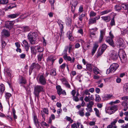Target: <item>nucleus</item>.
Segmentation results:
<instances>
[{"instance_id": "nucleus-53", "label": "nucleus", "mask_w": 128, "mask_h": 128, "mask_svg": "<svg viewBox=\"0 0 128 128\" xmlns=\"http://www.w3.org/2000/svg\"><path fill=\"white\" fill-rule=\"evenodd\" d=\"M43 112L46 114H48V110L47 108H44L43 110Z\"/></svg>"}, {"instance_id": "nucleus-27", "label": "nucleus", "mask_w": 128, "mask_h": 128, "mask_svg": "<svg viewBox=\"0 0 128 128\" xmlns=\"http://www.w3.org/2000/svg\"><path fill=\"white\" fill-rule=\"evenodd\" d=\"M67 35L68 38L70 40L73 41V37L72 36V34L70 33V32L67 33Z\"/></svg>"}, {"instance_id": "nucleus-26", "label": "nucleus", "mask_w": 128, "mask_h": 128, "mask_svg": "<svg viewBox=\"0 0 128 128\" xmlns=\"http://www.w3.org/2000/svg\"><path fill=\"white\" fill-rule=\"evenodd\" d=\"M4 85L2 84L0 85V93L2 94L4 90Z\"/></svg>"}, {"instance_id": "nucleus-22", "label": "nucleus", "mask_w": 128, "mask_h": 128, "mask_svg": "<svg viewBox=\"0 0 128 128\" xmlns=\"http://www.w3.org/2000/svg\"><path fill=\"white\" fill-rule=\"evenodd\" d=\"M20 13H17L15 14H11L8 15V17L10 18H14L17 17L18 16H19L20 15Z\"/></svg>"}, {"instance_id": "nucleus-51", "label": "nucleus", "mask_w": 128, "mask_h": 128, "mask_svg": "<svg viewBox=\"0 0 128 128\" xmlns=\"http://www.w3.org/2000/svg\"><path fill=\"white\" fill-rule=\"evenodd\" d=\"M94 110L96 114V115L98 116H99V110L96 108H94Z\"/></svg>"}, {"instance_id": "nucleus-5", "label": "nucleus", "mask_w": 128, "mask_h": 128, "mask_svg": "<svg viewBox=\"0 0 128 128\" xmlns=\"http://www.w3.org/2000/svg\"><path fill=\"white\" fill-rule=\"evenodd\" d=\"M100 18L99 16H98L92 18H90L89 20L88 24L89 25L92 24L96 23V20H98Z\"/></svg>"}, {"instance_id": "nucleus-15", "label": "nucleus", "mask_w": 128, "mask_h": 128, "mask_svg": "<svg viewBox=\"0 0 128 128\" xmlns=\"http://www.w3.org/2000/svg\"><path fill=\"white\" fill-rule=\"evenodd\" d=\"M101 18L103 20L106 22H109L111 19L110 16H102Z\"/></svg>"}, {"instance_id": "nucleus-56", "label": "nucleus", "mask_w": 128, "mask_h": 128, "mask_svg": "<svg viewBox=\"0 0 128 128\" xmlns=\"http://www.w3.org/2000/svg\"><path fill=\"white\" fill-rule=\"evenodd\" d=\"M26 55L24 54H20V57L21 58L24 59L25 58Z\"/></svg>"}, {"instance_id": "nucleus-35", "label": "nucleus", "mask_w": 128, "mask_h": 128, "mask_svg": "<svg viewBox=\"0 0 128 128\" xmlns=\"http://www.w3.org/2000/svg\"><path fill=\"white\" fill-rule=\"evenodd\" d=\"M96 12H94L92 11H91L89 15L90 17L91 18L96 16Z\"/></svg>"}, {"instance_id": "nucleus-24", "label": "nucleus", "mask_w": 128, "mask_h": 128, "mask_svg": "<svg viewBox=\"0 0 128 128\" xmlns=\"http://www.w3.org/2000/svg\"><path fill=\"white\" fill-rule=\"evenodd\" d=\"M78 2L77 0H72L70 2V4L73 7H76L78 4Z\"/></svg>"}, {"instance_id": "nucleus-20", "label": "nucleus", "mask_w": 128, "mask_h": 128, "mask_svg": "<svg viewBox=\"0 0 128 128\" xmlns=\"http://www.w3.org/2000/svg\"><path fill=\"white\" fill-rule=\"evenodd\" d=\"M20 84H25L26 83V81L25 78L21 76L20 77L19 79Z\"/></svg>"}, {"instance_id": "nucleus-28", "label": "nucleus", "mask_w": 128, "mask_h": 128, "mask_svg": "<svg viewBox=\"0 0 128 128\" xmlns=\"http://www.w3.org/2000/svg\"><path fill=\"white\" fill-rule=\"evenodd\" d=\"M111 12V10L110 9H107L106 10H104L100 13L101 15H103L107 14Z\"/></svg>"}, {"instance_id": "nucleus-59", "label": "nucleus", "mask_w": 128, "mask_h": 128, "mask_svg": "<svg viewBox=\"0 0 128 128\" xmlns=\"http://www.w3.org/2000/svg\"><path fill=\"white\" fill-rule=\"evenodd\" d=\"M122 100L125 101H126L128 99V96H125L121 98Z\"/></svg>"}, {"instance_id": "nucleus-4", "label": "nucleus", "mask_w": 128, "mask_h": 128, "mask_svg": "<svg viewBox=\"0 0 128 128\" xmlns=\"http://www.w3.org/2000/svg\"><path fill=\"white\" fill-rule=\"evenodd\" d=\"M118 56L120 57V56L118 55L116 51L114 50H112L110 51V56L111 59L114 60H116L118 58Z\"/></svg>"}, {"instance_id": "nucleus-17", "label": "nucleus", "mask_w": 128, "mask_h": 128, "mask_svg": "<svg viewBox=\"0 0 128 128\" xmlns=\"http://www.w3.org/2000/svg\"><path fill=\"white\" fill-rule=\"evenodd\" d=\"M93 95H91V96H86L84 98V100L86 102H88L90 100H93L94 98Z\"/></svg>"}, {"instance_id": "nucleus-19", "label": "nucleus", "mask_w": 128, "mask_h": 128, "mask_svg": "<svg viewBox=\"0 0 128 128\" xmlns=\"http://www.w3.org/2000/svg\"><path fill=\"white\" fill-rule=\"evenodd\" d=\"M33 120L36 126H39L36 114H34L33 116Z\"/></svg>"}, {"instance_id": "nucleus-23", "label": "nucleus", "mask_w": 128, "mask_h": 128, "mask_svg": "<svg viewBox=\"0 0 128 128\" xmlns=\"http://www.w3.org/2000/svg\"><path fill=\"white\" fill-rule=\"evenodd\" d=\"M56 88L57 90V93L60 96L61 95V92L62 90L61 88V86L60 85H58L56 86Z\"/></svg>"}, {"instance_id": "nucleus-33", "label": "nucleus", "mask_w": 128, "mask_h": 128, "mask_svg": "<svg viewBox=\"0 0 128 128\" xmlns=\"http://www.w3.org/2000/svg\"><path fill=\"white\" fill-rule=\"evenodd\" d=\"M93 70L94 73L95 74H97L100 73L98 71L99 70L97 67H94V68H93Z\"/></svg>"}, {"instance_id": "nucleus-47", "label": "nucleus", "mask_w": 128, "mask_h": 128, "mask_svg": "<svg viewBox=\"0 0 128 128\" xmlns=\"http://www.w3.org/2000/svg\"><path fill=\"white\" fill-rule=\"evenodd\" d=\"M94 103L93 101H89L88 103L87 104L88 105V106L92 107Z\"/></svg>"}, {"instance_id": "nucleus-43", "label": "nucleus", "mask_w": 128, "mask_h": 128, "mask_svg": "<svg viewBox=\"0 0 128 128\" xmlns=\"http://www.w3.org/2000/svg\"><path fill=\"white\" fill-rule=\"evenodd\" d=\"M48 59L49 60L52 62V64H53L55 60V59L54 58V57L52 56H50L49 57Z\"/></svg>"}, {"instance_id": "nucleus-29", "label": "nucleus", "mask_w": 128, "mask_h": 128, "mask_svg": "<svg viewBox=\"0 0 128 128\" xmlns=\"http://www.w3.org/2000/svg\"><path fill=\"white\" fill-rule=\"evenodd\" d=\"M84 108H82L78 112V114L81 116H83L84 115Z\"/></svg>"}, {"instance_id": "nucleus-18", "label": "nucleus", "mask_w": 128, "mask_h": 128, "mask_svg": "<svg viewBox=\"0 0 128 128\" xmlns=\"http://www.w3.org/2000/svg\"><path fill=\"white\" fill-rule=\"evenodd\" d=\"M98 46V45L97 44H95L94 45L93 48L92 49V55L93 56L94 54L95 53L96 51V50Z\"/></svg>"}, {"instance_id": "nucleus-54", "label": "nucleus", "mask_w": 128, "mask_h": 128, "mask_svg": "<svg viewBox=\"0 0 128 128\" xmlns=\"http://www.w3.org/2000/svg\"><path fill=\"white\" fill-rule=\"evenodd\" d=\"M118 121V119L117 118H116L115 120H114V122H111L110 124L112 125L113 126V125H115L116 123Z\"/></svg>"}, {"instance_id": "nucleus-48", "label": "nucleus", "mask_w": 128, "mask_h": 128, "mask_svg": "<svg viewBox=\"0 0 128 128\" xmlns=\"http://www.w3.org/2000/svg\"><path fill=\"white\" fill-rule=\"evenodd\" d=\"M60 32L61 33V34H62V32L63 29L64 28V26L63 24H60ZM62 35V34H61L60 35V36H61V35Z\"/></svg>"}, {"instance_id": "nucleus-42", "label": "nucleus", "mask_w": 128, "mask_h": 128, "mask_svg": "<svg viewBox=\"0 0 128 128\" xmlns=\"http://www.w3.org/2000/svg\"><path fill=\"white\" fill-rule=\"evenodd\" d=\"M11 96V94L10 93H6L5 94V97L6 99H8Z\"/></svg>"}, {"instance_id": "nucleus-49", "label": "nucleus", "mask_w": 128, "mask_h": 128, "mask_svg": "<svg viewBox=\"0 0 128 128\" xmlns=\"http://www.w3.org/2000/svg\"><path fill=\"white\" fill-rule=\"evenodd\" d=\"M83 6L81 5L79 7L78 10L79 12H83Z\"/></svg>"}, {"instance_id": "nucleus-34", "label": "nucleus", "mask_w": 128, "mask_h": 128, "mask_svg": "<svg viewBox=\"0 0 128 128\" xmlns=\"http://www.w3.org/2000/svg\"><path fill=\"white\" fill-rule=\"evenodd\" d=\"M110 24L112 26L115 25L114 17H113L111 19L110 22Z\"/></svg>"}, {"instance_id": "nucleus-3", "label": "nucleus", "mask_w": 128, "mask_h": 128, "mask_svg": "<svg viewBox=\"0 0 128 128\" xmlns=\"http://www.w3.org/2000/svg\"><path fill=\"white\" fill-rule=\"evenodd\" d=\"M38 83L42 85H46V80L43 74H39L36 78Z\"/></svg>"}, {"instance_id": "nucleus-40", "label": "nucleus", "mask_w": 128, "mask_h": 128, "mask_svg": "<svg viewBox=\"0 0 128 128\" xmlns=\"http://www.w3.org/2000/svg\"><path fill=\"white\" fill-rule=\"evenodd\" d=\"M38 52L40 53H43L44 50V48L39 46H38Z\"/></svg>"}, {"instance_id": "nucleus-58", "label": "nucleus", "mask_w": 128, "mask_h": 128, "mask_svg": "<svg viewBox=\"0 0 128 128\" xmlns=\"http://www.w3.org/2000/svg\"><path fill=\"white\" fill-rule=\"evenodd\" d=\"M56 0H49V2L51 5L53 6V4L55 2Z\"/></svg>"}, {"instance_id": "nucleus-7", "label": "nucleus", "mask_w": 128, "mask_h": 128, "mask_svg": "<svg viewBox=\"0 0 128 128\" xmlns=\"http://www.w3.org/2000/svg\"><path fill=\"white\" fill-rule=\"evenodd\" d=\"M124 41L123 39L121 38H119L118 40L116 43L117 46H119L120 48L121 47H124Z\"/></svg>"}, {"instance_id": "nucleus-12", "label": "nucleus", "mask_w": 128, "mask_h": 128, "mask_svg": "<svg viewBox=\"0 0 128 128\" xmlns=\"http://www.w3.org/2000/svg\"><path fill=\"white\" fill-rule=\"evenodd\" d=\"M22 43L24 46L22 44V45L25 48L26 51L28 52L29 47L28 43L26 40H24L23 41Z\"/></svg>"}, {"instance_id": "nucleus-30", "label": "nucleus", "mask_w": 128, "mask_h": 128, "mask_svg": "<svg viewBox=\"0 0 128 128\" xmlns=\"http://www.w3.org/2000/svg\"><path fill=\"white\" fill-rule=\"evenodd\" d=\"M30 14H29L28 13H26V14H23L22 16H20L19 17V18L23 19L26 18L28 16H30Z\"/></svg>"}, {"instance_id": "nucleus-44", "label": "nucleus", "mask_w": 128, "mask_h": 128, "mask_svg": "<svg viewBox=\"0 0 128 128\" xmlns=\"http://www.w3.org/2000/svg\"><path fill=\"white\" fill-rule=\"evenodd\" d=\"M85 16V15L84 14H82L79 16L78 19L80 21L82 22V20L83 18Z\"/></svg>"}, {"instance_id": "nucleus-61", "label": "nucleus", "mask_w": 128, "mask_h": 128, "mask_svg": "<svg viewBox=\"0 0 128 128\" xmlns=\"http://www.w3.org/2000/svg\"><path fill=\"white\" fill-rule=\"evenodd\" d=\"M66 66V64L64 63L60 66V68L61 69H64V68Z\"/></svg>"}, {"instance_id": "nucleus-10", "label": "nucleus", "mask_w": 128, "mask_h": 128, "mask_svg": "<svg viewBox=\"0 0 128 128\" xmlns=\"http://www.w3.org/2000/svg\"><path fill=\"white\" fill-rule=\"evenodd\" d=\"M31 53L32 55L36 56V54L38 49V46H32L30 48Z\"/></svg>"}, {"instance_id": "nucleus-55", "label": "nucleus", "mask_w": 128, "mask_h": 128, "mask_svg": "<svg viewBox=\"0 0 128 128\" xmlns=\"http://www.w3.org/2000/svg\"><path fill=\"white\" fill-rule=\"evenodd\" d=\"M118 121V119L117 118H116L115 120H114V122H111L110 124L112 125L113 126V125H115L116 123Z\"/></svg>"}, {"instance_id": "nucleus-50", "label": "nucleus", "mask_w": 128, "mask_h": 128, "mask_svg": "<svg viewBox=\"0 0 128 128\" xmlns=\"http://www.w3.org/2000/svg\"><path fill=\"white\" fill-rule=\"evenodd\" d=\"M68 48V46H66L65 49L63 52L64 54V55H67V52Z\"/></svg>"}, {"instance_id": "nucleus-8", "label": "nucleus", "mask_w": 128, "mask_h": 128, "mask_svg": "<svg viewBox=\"0 0 128 128\" xmlns=\"http://www.w3.org/2000/svg\"><path fill=\"white\" fill-rule=\"evenodd\" d=\"M105 34V31L104 30L100 31V34L98 39V42L101 43L103 40L104 36Z\"/></svg>"}, {"instance_id": "nucleus-45", "label": "nucleus", "mask_w": 128, "mask_h": 128, "mask_svg": "<svg viewBox=\"0 0 128 128\" xmlns=\"http://www.w3.org/2000/svg\"><path fill=\"white\" fill-rule=\"evenodd\" d=\"M73 96V97L72 98L73 100L76 102H78L79 101V99L77 96Z\"/></svg>"}, {"instance_id": "nucleus-39", "label": "nucleus", "mask_w": 128, "mask_h": 128, "mask_svg": "<svg viewBox=\"0 0 128 128\" xmlns=\"http://www.w3.org/2000/svg\"><path fill=\"white\" fill-rule=\"evenodd\" d=\"M88 108H86V110L89 112H92V107L88 106V105H87Z\"/></svg>"}, {"instance_id": "nucleus-1", "label": "nucleus", "mask_w": 128, "mask_h": 128, "mask_svg": "<svg viewBox=\"0 0 128 128\" xmlns=\"http://www.w3.org/2000/svg\"><path fill=\"white\" fill-rule=\"evenodd\" d=\"M28 38L32 44H35L36 42V34L35 32H30L27 36Z\"/></svg>"}, {"instance_id": "nucleus-25", "label": "nucleus", "mask_w": 128, "mask_h": 128, "mask_svg": "<svg viewBox=\"0 0 128 128\" xmlns=\"http://www.w3.org/2000/svg\"><path fill=\"white\" fill-rule=\"evenodd\" d=\"M117 106H116L114 105L108 108L107 110V111H109L110 110L112 111H115L116 110Z\"/></svg>"}, {"instance_id": "nucleus-14", "label": "nucleus", "mask_w": 128, "mask_h": 128, "mask_svg": "<svg viewBox=\"0 0 128 128\" xmlns=\"http://www.w3.org/2000/svg\"><path fill=\"white\" fill-rule=\"evenodd\" d=\"M1 34L2 36L8 37L10 35V32L5 29H3L1 32Z\"/></svg>"}, {"instance_id": "nucleus-21", "label": "nucleus", "mask_w": 128, "mask_h": 128, "mask_svg": "<svg viewBox=\"0 0 128 128\" xmlns=\"http://www.w3.org/2000/svg\"><path fill=\"white\" fill-rule=\"evenodd\" d=\"M50 74L52 76H56V69L55 68H52L49 71Z\"/></svg>"}, {"instance_id": "nucleus-60", "label": "nucleus", "mask_w": 128, "mask_h": 128, "mask_svg": "<svg viewBox=\"0 0 128 128\" xmlns=\"http://www.w3.org/2000/svg\"><path fill=\"white\" fill-rule=\"evenodd\" d=\"M6 72L8 74V75L10 77H11V73L10 72V71L8 69L6 70Z\"/></svg>"}, {"instance_id": "nucleus-9", "label": "nucleus", "mask_w": 128, "mask_h": 128, "mask_svg": "<svg viewBox=\"0 0 128 128\" xmlns=\"http://www.w3.org/2000/svg\"><path fill=\"white\" fill-rule=\"evenodd\" d=\"M14 24L13 21H8L6 22L5 25L6 28L10 30L12 27V26Z\"/></svg>"}, {"instance_id": "nucleus-2", "label": "nucleus", "mask_w": 128, "mask_h": 128, "mask_svg": "<svg viewBox=\"0 0 128 128\" xmlns=\"http://www.w3.org/2000/svg\"><path fill=\"white\" fill-rule=\"evenodd\" d=\"M44 87L40 85H37L34 87V94L38 99L39 98V94L40 93L44 91Z\"/></svg>"}, {"instance_id": "nucleus-16", "label": "nucleus", "mask_w": 128, "mask_h": 128, "mask_svg": "<svg viewBox=\"0 0 128 128\" xmlns=\"http://www.w3.org/2000/svg\"><path fill=\"white\" fill-rule=\"evenodd\" d=\"M122 105L123 106L124 108L123 110L124 111H126L128 108V102H126L123 101L122 104Z\"/></svg>"}, {"instance_id": "nucleus-31", "label": "nucleus", "mask_w": 128, "mask_h": 128, "mask_svg": "<svg viewBox=\"0 0 128 128\" xmlns=\"http://www.w3.org/2000/svg\"><path fill=\"white\" fill-rule=\"evenodd\" d=\"M43 53H40L39 54L38 56V60L39 61H41L43 58Z\"/></svg>"}, {"instance_id": "nucleus-6", "label": "nucleus", "mask_w": 128, "mask_h": 128, "mask_svg": "<svg viewBox=\"0 0 128 128\" xmlns=\"http://www.w3.org/2000/svg\"><path fill=\"white\" fill-rule=\"evenodd\" d=\"M40 68V66L39 64L35 62L32 63L30 67V69L31 70H32L35 69L39 70Z\"/></svg>"}, {"instance_id": "nucleus-52", "label": "nucleus", "mask_w": 128, "mask_h": 128, "mask_svg": "<svg viewBox=\"0 0 128 128\" xmlns=\"http://www.w3.org/2000/svg\"><path fill=\"white\" fill-rule=\"evenodd\" d=\"M76 7V6L73 7V6H71V12L73 13H74Z\"/></svg>"}, {"instance_id": "nucleus-41", "label": "nucleus", "mask_w": 128, "mask_h": 128, "mask_svg": "<svg viewBox=\"0 0 128 128\" xmlns=\"http://www.w3.org/2000/svg\"><path fill=\"white\" fill-rule=\"evenodd\" d=\"M101 98L99 95L97 94L96 95V98L95 100L96 102H99Z\"/></svg>"}, {"instance_id": "nucleus-37", "label": "nucleus", "mask_w": 128, "mask_h": 128, "mask_svg": "<svg viewBox=\"0 0 128 128\" xmlns=\"http://www.w3.org/2000/svg\"><path fill=\"white\" fill-rule=\"evenodd\" d=\"M106 48V45L104 44H103L102 46V48L101 50L102 51V52H104Z\"/></svg>"}, {"instance_id": "nucleus-11", "label": "nucleus", "mask_w": 128, "mask_h": 128, "mask_svg": "<svg viewBox=\"0 0 128 128\" xmlns=\"http://www.w3.org/2000/svg\"><path fill=\"white\" fill-rule=\"evenodd\" d=\"M118 64L117 63H113L110 66V68L112 71L114 72L116 71L119 67Z\"/></svg>"}, {"instance_id": "nucleus-46", "label": "nucleus", "mask_w": 128, "mask_h": 128, "mask_svg": "<svg viewBox=\"0 0 128 128\" xmlns=\"http://www.w3.org/2000/svg\"><path fill=\"white\" fill-rule=\"evenodd\" d=\"M23 30L24 32H27L29 31V28L28 26H24L23 28Z\"/></svg>"}, {"instance_id": "nucleus-36", "label": "nucleus", "mask_w": 128, "mask_h": 128, "mask_svg": "<svg viewBox=\"0 0 128 128\" xmlns=\"http://www.w3.org/2000/svg\"><path fill=\"white\" fill-rule=\"evenodd\" d=\"M8 0H0V4H6L8 2Z\"/></svg>"}, {"instance_id": "nucleus-32", "label": "nucleus", "mask_w": 128, "mask_h": 128, "mask_svg": "<svg viewBox=\"0 0 128 128\" xmlns=\"http://www.w3.org/2000/svg\"><path fill=\"white\" fill-rule=\"evenodd\" d=\"M123 90L124 92L127 93L128 92V84H126L124 86Z\"/></svg>"}, {"instance_id": "nucleus-38", "label": "nucleus", "mask_w": 128, "mask_h": 128, "mask_svg": "<svg viewBox=\"0 0 128 128\" xmlns=\"http://www.w3.org/2000/svg\"><path fill=\"white\" fill-rule=\"evenodd\" d=\"M86 68L87 69L90 71H92V66L91 64H87L86 65Z\"/></svg>"}, {"instance_id": "nucleus-64", "label": "nucleus", "mask_w": 128, "mask_h": 128, "mask_svg": "<svg viewBox=\"0 0 128 128\" xmlns=\"http://www.w3.org/2000/svg\"><path fill=\"white\" fill-rule=\"evenodd\" d=\"M2 47L4 48L5 46L6 45V43L5 41H2Z\"/></svg>"}, {"instance_id": "nucleus-62", "label": "nucleus", "mask_w": 128, "mask_h": 128, "mask_svg": "<svg viewBox=\"0 0 128 128\" xmlns=\"http://www.w3.org/2000/svg\"><path fill=\"white\" fill-rule=\"evenodd\" d=\"M71 93L72 95V96H75L76 94V92L75 90H73L71 92Z\"/></svg>"}, {"instance_id": "nucleus-13", "label": "nucleus", "mask_w": 128, "mask_h": 128, "mask_svg": "<svg viewBox=\"0 0 128 128\" xmlns=\"http://www.w3.org/2000/svg\"><path fill=\"white\" fill-rule=\"evenodd\" d=\"M106 41L112 47L114 46V42L112 38L109 37H107L106 39Z\"/></svg>"}, {"instance_id": "nucleus-57", "label": "nucleus", "mask_w": 128, "mask_h": 128, "mask_svg": "<svg viewBox=\"0 0 128 128\" xmlns=\"http://www.w3.org/2000/svg\"><path fill=\"white\" fill-rule=\"evenodd\" d=\"M64 84L66 87L69 88H70V85L68 82H66Z\"/></svg>"}, {"instance_id": "nucleus-63", "label": "nucleus", "mask_w": 128, "mask_h": 128, "mask_svg": "<svg viewBox=\"0 0 128 128\" xmlns=\"http://www.w3.org/2000/svg\"><path fill=\"white\" fill-rule=\"evenodd\" d=\"M89 92V90L86 89L84 93L86 95H90V93Z\"/></svg>"}]
</instances>
